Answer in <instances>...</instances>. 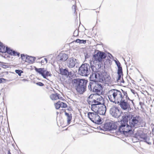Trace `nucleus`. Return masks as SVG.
<instances>
[{
	"label": "nucleus",
	"instance_id": "nucleus-1",
	"mask_svg": "<svg viewBox=\"0 0 154 154\" xmlns=\"http://www.w3.org/2000/svg\"><path fill=\"white\" fill-rule=\"evenodd\" d=\"M139 117V116H134L131 112H125L120 120L121 125L119 127L118 132L125 135L132 134L134 131L132 128L138 125Z\"/></svg>",
	"mask_w": 154,
	"mask_h": 154
},
{
	"label": "nucleus",
	"instance_id": "nucleus-2",
	"mask_svg": "<svg viewBox=\"0 0 154 154\" xmlns=\"http://www.w3.org/2000/svg\"><path fill=\"white\" fill-rule=\"evenodd\" d=\"M88 81L85 79H74L72 82L77 92L80 94H83L86 91L87 84Z\"/></svg>",
	"mask_w": 154,
	"mask_h": 154
},
{
	"label": "nucleus",
	"instance_id": "nucleus-3",
	"mask_svg": "<svg viewBox=\"0 0 154 154\" xmlns=\"http://www.w3.org/2000/svg\"><path fill=\"white\" fill-rule=\"evenodd\" d=\"M90 64L85 63L82 64L79 67L78 69L79 74L81 76L87 77L91 72V64L93 66H95L94 61H90Z\"/></svg>",
	"mask_w": 154,
	"mask_h": 154
},
{
	"label": "nucleus",
	"instance_id": "nucleus-4",
	"mask_svg": "<svg viewBox=\"0 0 154 154\" xmlns=\"http://www.w3.org/2000/svg\"><path fill=\"white\" fill-rule=\"evenodd\" d=\"M97 52L93 55V58L94 60L93 61H96L97 62V64H95V66H96L98 69L100 68L103 66V63L102 62L103 60L105 59L107 56V55L104 52L100 51L97 50ZM96 63H97L96 62Z\"/></svg>",
	"mask_w": 154,
	"mask_h": 154
},
{
	"label": "nucleus",
	"instance_id": "nucleus-5",
	"mask_svg": "<svg viewBox=\"0 0 154 154\" xmlns=\"http://www.w3.org/2000/svg\"><path fill=\"white\" fill-rule=\"evenodd\" d=\"M107 96L110 101L116 104L117 98L122 97V94L120 91L116 89H112L108 92Z\"/></svg>",
	"mask_w": 154,
	"mask_h": 154
},
{
	"label": "nucleus",
	"instance_id": "nucleus-6",
	"mask_svg": "<svg viewBox=\"0 0 154 154\" xmlns=\"http://www.w3.org/2000/svg\"><path fill=\"white\" fill-rule=\"evenodd\" d=\"M88 112V116L89 119L93 123L98 125L102 123L101 119L96 112Z\"/></svg>",
	"mask_w": 154,
	"mask_h": 154
},
{
	"label": "nucleus",
	"instance_id": "nucleus-7",
	"mask_svg": "<svg viewBox=\"0 0 154 154\" xmlns=\"http://www.w3.org/2000/svg\"><path fill=\"white\" fill-rule=\"evenodd\" d=\"M96 66H93L91 64V74L89 77L90 82H96L98 81L99 71Z\"/></svg>",
	"mask_w": 154,
	"mask_h": 154
},
{
	"label": "nucleus",
	"instance_id": "nucleus-8",
	"mask_svg": "<svg viewBox=\"0 0 154 154\" xmlns=\"http://www.w3.org/2000/svg\"><path fill=\"white\" fill-rule=\"evenodd\" d=\"M116 103L119 105L120 107L123 110H127L128 111L131 110L130 105L128 103L127 100L126 101L125 99H123L122 96L120 97L119 98H117Z\"/></svg>",
	"mask_w": 154,
	"mask_h": 154
},
{
	"label": "nucleus",
	"instance_id": "nucleus-9",
	"mask_svg": "<svg viewBox=\"0 0 154 154\" xmlns=\"http://www.w3.org/2000/svg\"><path fill=\"white\" fill-rule=\"evenodd\" d=\"M98 76L99 78L98 80L99 82H109L110 81L111 77L110 75L105 71H99Z\"/></svg>",
	"mask_w": 154,
	"mask_h": 154
},
{
	"label": "nucleus",
	"instance_id": "nucleus-10",
	"mask_svg": "<svg viewBox=\"0 0 154 154\" xmlns=\"http://www.w3.org/2000/svg\"><path fill=\"white\" fill-rule=\"evenodd\" d=\"M103 89V85L100 83L98 82H95L94 88V89H93V93H95V94H93V95L96 96V95L98 94H101ZM92 94L90 95L88 97V98H90L91 97Z\"/></svg>",
	"mask_w": 154,
	"mask_h": 154
},
{
	"label": "nucleus",
	"instance_id": "nucleus-11",
	"mask_svg": "<svg viewBox=\"0 0 154 154\" xmlns=\"http://www.w3.org/2000/svg\"><path fill=\"white\" fill-rule=\"evenodd\" d=\"M121 111L116 106H112L109 110L110 114L115 118H118L120 115Z\"/></svg>",
	"mask_w": 154,
	"mask_h": 154
},
{
	"label": "nucleus",
	"instance_id": "nucleus-12",
	"mask_svg": "<svg viewBox=\"0 0 154 154\" xmlns=\"http://www.w3.org/2000/svg\"><path fill=\"white\" fill-rule=\"evenodd\" d=\"M103 127L105 131H112L116 130L117 128V126L112 121L105 123Z\"/></svg>",
	"mask_w": 154,
	"mask_h": 154
},
{
	"label": "nucleus",
	"instance_id": "nucleus-13",
	"mask_svg": "<svg viewBox=\"0 0 154 154\" xmlns=\"http://www.w3.org/2000/svg\"><path fill=\"white\" fill-rule=\"evenodd\" d=\"M101 106H99L97 109H95L93 111L96 112L98 115H104L106 111V107L105 105V103H103Z\"/></svg>",
	"mask_w": 154,
	"mask_h": 154
},
{
	"label": "nucleus",
	"instance_id": "nucleus-14",
	"mask_svg": "<svg viewBox=\"0 0 154 154\" xmlns=\"http://www.w3.org/2000/svg\"><path fill=\"white\" fill-rule=\"evenodd\" d=\"M78 63V60L73 57H71L66 61V65L68 67L72 68L75 66L76 63Z\"/></svg>",
	"mask_w": 154,
	"mask_h": 154
},
{
	"label": "nucleus",
	"instance_id": "nucleus-15",
	"mask_svg": "<svg viewBox=\"0 0 154 154\" xmlns=\"http://www.w3.org/2000/svg\"><path fill=\"white\" fill-rule=\"evenodd\" d=\"M60 74L63 75L67 77H72V73L71 71H69L67 68L63 69L62 68H59Z\"/></svg>",
	"mask_w": 154,
	"mask_h": 154
},
{
	"label": "nucleus",
	"instance_id": "nucleus-16",
	"mask_svg": "<svg viewBox=\"0 0 154 154\" xmlns=\"http://www.w3.org/2000/svg\"><path fill=\"white\" fill-rule=\"evenodd\" d=\"M68 58V55L65 53H60L58 56L57 57V59L60 62H64L66 61Z\"/></svg>",
	"mask_w": 154,
	"mask_h": 154
},
{
	"label": "nucleus",
	"instance_id": "nucleus-17",
	"mask_svg": "<svg viewBox=\"0 0 154 154\" xmlns=\"http://www.w3.org/2000/svg\"><path fill=\"white\" fill-rule=\"evenodd\" d=\"M93 104H91V110L92 111L97 109L99 106V105H101L103 103L102 102L98 101L96 99L93 100Z\"/></svg>",
	"mask_w": 154,
	"mask_h": 154
},
{
	"label": "nucleus",
	"instance_id": "nucleus-18",
	"mask_svg": "<svg viewBox=\"0 0 154 154\" xmlns=\"http://www.w3.org/2000/svg\"><path fill=\"white\" fill-rule=\"evenodd\" d=\"M45 69L44 68H38L36 67H35V71L39 74L41 75L42 77L45 76Z\"/></svg>",
	"mask_w": 154,
	"mask_h": 154
},
{
	"label": "nucleus",
	"instance_id": "nucleus-19",
	"mask_svg": "<svg viewBox=\"0 0 154 154\" xmlns=\"http://www.w3.org/2000/svg\"><path fill=\"white\" fill-rule=\"evenodd\" d=\"M64 110L65 115L67 117V122L68 125H69L72 119V116L71 114H69L66 112L65 109H62Z\"/></svg>",
	"mask_w": 154,
	"mask_h": 154
},
{
	"label": "nucleus",
	"instance_id": "nucleus-20",
	"mask_svg": "<svg viewBox=\"0 0 154 154\" xmlns=\"http://www.w3.org/2000/svg\"><path fill=\"white\" fill-rule=\"evenodd\" d=\"M95 82H89L88 86V90L91 93L93 92V89L94 88Z\"/></svg>",
	"mask_w": 154,
	"mask_h": 154
},
{
	"label": "nucleus",
	"instance_id": "nucleus-21",
	"mask_svg": "<svg viewBox=\"0 0 154 154\" xmlns=\"http://www.w3.org/2000/svg\"><path fill=\"white\" fill-rule=\"evenodd\" d=\"M119 90L121 91L122 93L123 99H124V97H125L126 100H131V99L128 96L127 91L123 90L122 89H121L120 90Z\"/></svg>",
	"mask_w": 154,
	"mask_h": 154
},
{
	"label": "nucleus",
	"instance_id": "nucleus-22",
	"mask_svg": "<svg viewBox=\"0 0 154 154\" xmlns=\"http://www.w3.org/2000/svg\"><path fill=\"white\" fill-rule=\"evenodd\" d=\"M5 47L6 48L5 49V48H4L3 53H7L8 54L11 55L13 49H11L10 47L8 46H6Z\"/></svg>",
	"mask_w": 154,
	"mask_h": 154
},
{
	"label": "nucleus",
	"instance_id": "nucleus-23",
	"mask_svg": "<svg viewBox=\"0 0 154 154\" xmlns=\"http://www.w3.org/2000/svg\"><path fill=\"white\" fill-rule=\"evenodd\" d=\"M60 95L59 94H58L57 93H55V94H51L50 96L51 99L52 100H55L57 99H60Z\"/></svg>",
	"mask_w": 154,
	"mask_h": 154
},
{
	"label": "nucleus",
	"instance_id": "nucleus-24",
	"mask_svg": "<svg viewBox=\"0 0 154 154\" xmlns=\"http://www.w3.org/2000/svg\"><path fill=\"white\" fill-rule=\"evenodd\" d=\"M117 73L118 75V77L116 80L118 82L120 80L122 77L123 75L122 70H117Z\"/></svg>",
	"mask_w": 154,
	"mask_h": 154
},
{
	"label": "nucleus",
	"instance_id": "nucleus-25",
	"mask_svg": "<svg viewBox=\"0 0 154 154\" xmlns=\"http://www.w3.org/2000/svg\"><path fill=\"white\" fill-rule=\"evenodd\" d=\"M138 136L139 137L142 139L141 141H143L144 142H146L147 140V136L144 134H139Z\"/></svg>",
	"mask_w": 154,
	"mask_h": 154
},
{
	"label": "nucleus",
	"instance_id": "nucleus-26",
	"mask_svg": "<svg viewBox=\"0 0 154 154\" xmlns=\"http://www.w3.org/2000/svg\"><path fill=\"white\" fill-rule=\"evenodd\" d=\"M52 74H51V72L50 71H48L47 70V69H45V76H43V78L45 79L48 80L47 78V77L49 76H51L52 75Z\"/></svg>",
	"mask_w": 154,
	"mask_h": 154
},
{
	"label": "nucleus",
	"instance_id": "nucleus-27",
	"mask_svg": "<svg viewBox=\"0 0 154 154\" xmlns=\"http://www.w3.org/2000/svg\"><path fill=\"white\" fill-rule=\"evenodd\" d=\"M115 63L118 67L117 70H122V67L121 66V64L119 61L118 60H115Z\"/></svg>",
	"mask_w": 154,
	"mask_h": 154
},
{
	"label": "nucleus",
	"instance_id": "nucleus-28",
	"mask_svg": "<svg viewBox=\"0 0 154 154\" xmlns=\"http://www.w3.org/2000/svg\"><path fill=\"white\" fill-rule=\"evenodd\" d=\"M75 42L80 44H85L86 42V40H81L79 39H76Z\"/></svg>",
	"mask_w": 154,
	"mask_h": 154
},
{
	"label": "nucleus",
	"instance_id": "nucleus-29",
	"mask_svg": "<svg viewBox=\"0 0 154 154\" xmlns=\"http://www.w3.org/2000/svg\"><path fill=\"white\" fill-rule=\"evenodd\" d=\"M5 47L3 43L0 41V52L3 53V50H4Z\"/></svg>",
	"mask_w": 154,
	"mask_h": 154
},
{
	"label": "nucleus",
	"instance_id": "nucleus-30",
	"mask_svg": "<svg viewBox=\"0 0 154 154\" xmlns=\"http://www.w3.org/2000/svg\"><path fill=\"white\" fill-rule=\"evenodd\" d=\"M100 94L96 95H98V97L96 98V100H97L98 101H99L102 102V103H104L103 102V98L100 95Z\"/></svg>",
	"mask_w": 154,
	"mask_h": 154
},
{
	"label": "nucleus",
	"instance_id": "nucleus-31",
	"mask_svg": "<svg viewBox=\"0 0 154 154\" xmlns=\"http://www.w3.org/2000/svg\"><path fill=\"white\" fill-rule=\"evenodd\" d=\"M26 55V61L32 63V59L31 58V57H32L28 56L27 55Z\"/></svg>",
	"mask_w": 154,
	"mask_h": 154
},
{
	"label": "nucleus",
	"instance_id": "nucleus-32",
	"mask_svg": "<svg viewBox=\"0 0 154 154\" xmlns=\"http://www.w3.org/2000/svg\"><path fill=\"white\" fill-rule=\"evenodd\" d=\"M59 103L60 104V107L66 108L67 106V104L66 103L62 102H61L60 101V103Z\"/></svg>",
	"mask_w": 154,
	"mask_h": 154
},
{
	"label": "nucleus",
	"instance_id": "nucleus-33",
	"mask_svg": "<svg viewBox=\"0 0 154 154\" xmlns=\"http://www.w3.org/2000/svg\"><path fill=\"white\" fill-rule=\"evenodd\" d=\"M15 72L19 76H21V73H23V71L22 70L19 69L15 70Z\"/></svg>",
	"mask_w": 154,
	"mask_h": 154
},
{
	"label": "nucleus",
	"instance_id": "nucleus-34",
	"mask_svg": "<svg viewBox=\"0 0 154 154\" xmlns=\"http://www.w3.org/2000/svg\"><path fill=\"white\" fill-rule=\"evenodd\" d=\"M59 103H60V101H58L54 104V106L56 109H59L60 107V104Z\"/></svg>",
	"mask_w": 154,
	"mask_h": 154
},
{
	"label": "nucleus",
	"instance_id": "nucleus-35",
	"mask_svg": "<svg viewBox=\"0 0 154 154\" xmlns=\"http://www.w3.org/2000/svg\"><path fill=\"white\" fill-rule=\"evenodd\" d=\"M35 83L37 85L41 87L43 86L44 85V84L43 83L41 82H36Z\"/></svg>",
	"mask_w": 154,
	"mask_h": 154
},
{
	"label": "nucleus",
	"instance_id": "nucleus-36",
	"mask_svg": "<svg viewBox=\"0 0 154 154\" xmlns=\"http://www.w3.org/2000/svg\"><path fill=\"white\" fill-rule=\"evenodd\" d=\"M20 56H21V59L22 60H23L25 58H26L25 57H26V55H25L24 54H21Z\"/></svg>",
	"mask_w": 154,
	"mask_h": 154
},
{
	"label": "nucleus",
	"instance_id": "nucleus-37",
	"mask_svg": "<svg viewBox=\"0 0 154 154\" xmlns=\"http://www.w3.org/2000/svg\"><path fill=\"white\" fill-rule=\"evenodd\" d=\"M79 35L78 31V30H75L74 32V36H77Z\"/></svg>",
	"mask_w": 154,
	"mask_h": 154
},
{
	"label": "nucleus",
	"instance_id": "nucleus-38",
	"mask_svg": "<svg viewBox=\"0 0 154 154\" xmlns=\"http://www.w3.org/2000/svg\"><path fill=\"white\" fill-rule=\"evenodd\" d=\"M17 51L14 50H13L11 56H16Z\"/></svg>",
	"mask_w": 154,
	"mask_h": 154
},
{
	"label": "nucleus",
	"instance_id": "nucleus-39",
	"mask_svg": "<svg viewBox=\"0 0 154 154\" xmlns=\"http://www.w3.org/2000/svg\"><path fill=\"white\" fill-rule=\"evenodd\" d=\"M89 105H91V104H93V100L91 101L90 100H88L87 101Z\"/></svg>",
	"mask_w": 154,
	"mask_h": 154
},
{
	"label": "nucleus",
	"instance_id": "nucleus-40",
	"mask_svg": "<svg viewBox=\"0 0 154 154\" xmlns=\"http://www.w3.org/2000/svg\"><path fill=\"white\" fill-rule=\"evenodd\" d=\"M76 6L75 5H73L72 7V9L74 10L73 11L74 12V13H75L76 11Z\"/></svg>",
	"mask_w": 154,
	"mask_h": 154
},
{
	"label": "nucleus",
	"instance_id": "nucleus-41",
	"mask_svg": "<svg viewBox=\"0 0 154 154\" xmlns=\"http://www.w3.org/2000/svg\"><path fill=\"white\" fill-rule=\"evenodd\" d=\"M2 67L4 69H6V68H8L9 66H8L6 65H5L2 64Z\"/></svg>",
	"mask_w": 154,
	"mask_h": 154
},
{
	"label": "nucleus",
	"instance_id": "nucleus-42",
	"mask_svg": "<svg viewBox=\"0 0 154 154\" xmlns=\"http://www.w3.org/2000/svg\"><path fill=\"white\" fill-rule=\"evenodd\" d=\"M3 80L6 81V79L3 78H0V83H3Z\"/></svg>",
	"mask_w": 154,
	"mask_h": 154
},
{
	"label": "nucleus",
	"instance_id": "nucleus-43",
	"mask_svg": "<svg viewBox=\"0 0 154 154\" xmlns=\"http://www.w3.org/2000/svg\"><path fill=\"white\" fill-rule=\"evenodd\" d=\"M131 92L134 94H135L136 93V92L135 91L132 89H131Z\"/></svg>",
	"mask_w": 154,
	"mask_h": 154
},
{
	"label": "nucleus",
	"instance_id": "nucleus-44",
	"mask_svg": "<svg viewBox=\"0 0 154 154\" xmlns=\"http://www.w3.org/2000/svg\"><path fill=\"white\" fill-rule=\"evenodd\" d=\"M31 58H32V63H33L35 60L36 59V58L35 57H31Z\"/></svg>",
	"mask_w": 154,
	"mask_h": 154
},
{
	"label": "nucleus",
	"instance_id": "nucleus-45",
	"mask_svg": "<svg viewBox=\"0 0 154 154\" xmlns=\"http://www.w3.org/2000/svg\"><path fill=\"white\" fill-rule=\"evenodd\" d=\"M39 62L40 63L42 64V63L44 64H45V60H42L41 61Z\"/></svg>",
	"mask_w": 154,
	"mask_h": 154
},
{
	"label": "nucleus",
	"instance_id": "nucleus-46",
	"mask_svg": "<svg viewBox=\"0 0 154 154\" xmlns=\"http://www.w3.org/2000/svg\"><path fill=\"white\" fill-rule=\"evenodd\" d=\"M20 53L17 52L16 53V56H17L18 57H19L20 56Z\"/></svg>",
	"mask_w": 154,
	"mask_h": 154
},
{
	"label": "nucleus",
	"instance_id": "nucleus-47",
	"mask_svg": "<svg viewBox=\"0 0 154 154\" xmlns=\"http://www.w3.org/2000/svg\"><path fill=\"white\" fill-rule=\"evenodd\" d=\"M44 60H45V63H47L48 62V60L46 58H45L44 59Z\"/></svg>",
	"mask_w": 154,
	"mask_h": 154
},
{
	"label": "nucleus",
	"instance_id": "nucleus-48",
	"mask_svg": "<svg viewBox=\"0 0 154 154\" xmlns=\"http://www.w3.org/2000/svg\"><path fill=\"white\" fill-rule=\"evenodd\" d=\"M1 63L4 64V63H4V62L0 61V66L2 67V65L3 64H1Z\"/></svg>",
	"mask_w": 154,
	"mask_h": 154
},
{
	"label": "nucleus",
	"instance_id": "nucleus-49",
	"mask_svg": "<svg viewBox=\"0 0 154 154\" xmlns=\"http://www.w3.org/2000/svg\"><path fill=\"white\" fill-rule=\"evenodd\" d=\"M145 142L146 143H147L148 144H149V145H151L152 143L151 142H148L147 141V140H146V142Z\"/></svg>",
	"mask_w": 154,
	"mask_h": 154
},
{
	"label": "nucleus",
	"instance_id": "nucleus-50",
	"mask_svg": "<svg viewBox=\"0 0 154 154\" xmlns=\"http://www.w3.org/2000/svg\"><path fill=\"white\" fill-rule=\"evenodd\" d=\"M139 105L141 106L142 105H143V103L141 102H139Z\"/></svg>",
	"mask_w": 154,
	"mask_h": 154
},
{
	"label": "nucleus",
	"instance_id": "nucleus-51",
	"mask_svg": "<svg viewBox=\"0 0 154 154\" xmlns=\"http://www.w3.org/2000/svg\"><path fill=\"white\" fill-rule=\"evenodd\" d=\"M67 110L69 111H71L72 110V109L69 106V107L68 108Z\"/></svg>",
	"mask_w": 154,
	"mask_h": 154
},
{
	"label": "nucleus",
	"instance_id": "nucleus-52",
	"mask_svg": "<svg viewBox=\"0 0 154 154\" xmlns=\"http://www.w3.org/2000/svg\"><path fill=\"white\" fill-rule=\"evenodd\" d=\"M129 100L131 101V102H132L133 105L134 106V103L133 102V100Z\"/></svg>",
	"mask_w": 154,
	"mask_h": 154
},
{
	"label": "nucleus",
	"instance_id": "nucleus-53",
	"mask_svg": "<svg viewBox=\"0 0 154 154\" xmlns=\"http://www.w3.org/2000/svg\"><path fill=\"white\" fill-rule=\"evenodd\" d=\"M122 81L121 82V83H124L125 82L124 80H123V78H122Z\"/></svg>",
	"mask_w": 154,
	"mask_h": 154
},
{
	"label": "nucleus",
	"instance_id": "nucleus-54",
	"mask_svg": "<svg viewBox=\"0 0 154 154\" xmlns=\"http://www.w3.org/2000/svg\"><path fill=\"white\" fill-rule=\"evenodd\" d=\"M8 154H11V153L10 152V149H9L8 150Z\"/></svg>",
	"mask_w": 154,
	"mask_h": 154
},
{
	"label": "nucleus",
	"instance_id": "nucleus-55",
	"mask_svg": "<svg viewBox=\"0 0 154 154\" xmlns=\"http://www.w3.org/2000/svg\"><path fill=\"white\" fill-rule=\"evenodd\" d=\"M60 99H61L62 100H63V98L62 97H61L60 96Z\"/></svg>",
	"mask_w": 154,
	"mask_h": 154
},
{
	"label": "nucleus",
	"instance_id": "nucleus-56",
	"mask_svg": "<svg viewBox=\"0 0 154 154\" xmlns=\"http://www.w3.org/2000/svg\"><path fill=\"white\" fill-rule=\"evenodd\" d=\"M7 57L8 58H9L10 57V56L9 55H8L7 56Z\"/></svg>",
	"mask_w": 154,
	"mask_h": 154
},
{
	"label": "nucleus",
	"instance_id": "nucleus-57",
	"mask_svg": "<svg viewBox=\"0 0 154 154\" xmlns=\"http://www.w3.org/2000/svg\"><path fill=\"white\" fill-rule=\"evenodd\" d=\"M85 58H88V57H87V55H85Z\"/></svg>",
	"mask_w": 154,
	"mask_h": 154
},
{
	"label": "nucleus",
	"instance_id": "nucleus-58",
	"mask_svg": "<svg viewBox=\"0 0 154 154\" xmlns=\"http://www.w3.org/2000/svg\"><path fill=\"white\" fill-rule=\"evenodd\" d=\"M58 113H59L58 112H57V115H58Z\"/></svg>",
	"mask_w": 154,
	"mask_h": 154
},
{
	"label": "nucleus",
	"instance_id": "nucleus-59",
	"mask_svg": "<svg viewBox=\"0 0 154 154\" xmlns=\"http://www.w3.org/2000/svg\"><path fill=\"white\" fill-rule=\"evenodd\" d=\"M153 145H154V140H153Z\"/></svg>",
	"mask_w": 154,
	"mask_h": 154
},
{
	"label": "nucleus",
	"instance_id": "nucleus-60",
	"mask_svg": "<svg viewBox=\"0 0 154 154\" xmlns=\"http://www.w3.org/2000/svg\"><path fill=\"white\" fill-rule=\"evenodd\" d=\"M153 129H152V132H153Z\"/></svg>",
	"mask_w": 154,
	"mask_h": 154
},
{
	"label": "nucleus",
	"instance_id": "nucleus-61",
	"mask_svg": "<svg viewBox=\"0 0 154 154\" xmlns=\"http://www.w3.org/2000/svg\"><path fill=\"white\" fill-rule=\"evenodd\" d=\"M1 69L0 68V70H1Z\"/></svg>",
	"mask_w": 154,
	"mask_h": 154
},
{
	"label": "nucleus",
	"instance_id": "nucleus-62",
	"mask_svg": "<svg viewBox=\"0 0 154 154\" xmlns=\"http://www.w3.org/2000/svg\"><path fill=\"white\" fill-rule=\"evenodd\" d=\"M6 72L7 73H8V72Z\"/></svg>",
	"mask_w": 154,
	"mask_h": 154
},
{
	"label": "nucleus",
	"instance_id": "nucleus-63",
	"mask_svg": "<svg viewBox=\"0 0 154 154\" xmlns=\"http://www.w3.org/2000/svg\"><path fill=\"white\" fill-rule=\"evenodd\" d=\"M110 54L112 56V54Z\"/></svg>",
	"mask_w": 154,
	"mask_h": 154
}]
</instances>
